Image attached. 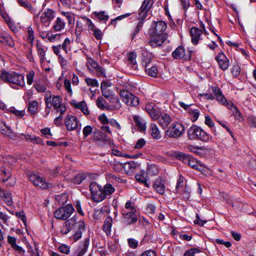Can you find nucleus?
Listing matches in <instances>:
<instances>
[{"label":"nucleus","mask_w":256,"mask_h":256,"mask_svg":"<svg viewBox=\"0 0 256 256\" xmlns=\"http://www.w3.org/2000/svg\"><path fill=\"white\" fill-rule=\"evenodd\" d=\"M121 222L125 226L133 224L138 221V214L134 200H130L126 202L124 207L121 210Z\"/></svg>","instance_id":"1"},{"label":"nucleus","mask_w":256,"mask_h":256,"mask_svg":"<svg viewBox=\"0 0 256 256\" xmlns=\"http://www.w3.org/2000/svg\"><path fill=\"white\" fill-rule=\"evenodd\" d=\"M0 79L10 84L11 87L15 88L12 85H16L21 87L25 86L24 76L15 72L2 71L0 76Z\"/></svg>","instance_id":"2"},{"label":"nucleus","mask_w":256,"mask_h":256,"mask_svg":"<svg viewBox=\"0 0 256 256\" xmlns=\"http://www.w3.org/2000/svg\"><path fill=\"white\" fill-rule=\"evenodd\" d=\"M83 220L76 216H73L70 220L66 221L61 227L60 232L62 234H68L72 228L83 227Z\"/></svg>","instance_id":"3"},{"label":"nucleus","mask_w":256,"mask_h":256,"mask_svg":"<svg viewBox=\"0 0 256 256\" xmlns=\"http://www.w3.org/2000/svg\"><path fill=\"white\" fill-rule=\"evenodd\" d=\"M188 136L190 139H198L203 142L209 140L208 134L200 127L193 125L188 130Z\"/></svg>","instance_id":"4"},{"label":"nucleus","mask_w":256,"mask_h":256,"mask_svg":"<svg viewBox=\"0 0 256 256\" xmlns=\"http://www.w3.org/2000/svg\"><path fill=\"white\" fill-rule=\"evenodd\" d=\"M74 210L72 206L68 204L56 209L54 212V216L58 220H66L70 216Z\"/></svg>","instance_id":"5"},{"label":"nucleus","mask_w":256,"mask_h":256,"mask_svg":"<svg viewBox=\"0 0 256 256\" xmlns=\"http://www.w3.org/2000/svg\"><path fill=\"white\" fill-rule=\"evenodd\" d=\"M89 187L92 200L99 202L105 198L102 188L96 182H92Z\"/></svg>","instance_id":"6"},{"label":"nucleus","mask_w":256,"mask_h":256,"mask_svg":"<svg viewBox=\"0 0 256 256\" xmlns=\"http://www.w3.org/2000/svg\"><path fill=\"white\" fill-rule=\"evenodd\" d=\"M120 96L122 100L128 106H136L139 104L138 98L128 90H122L120 92Z\"/></svg>","instance_id":"7"},{"label":"nucleus","mask_w":256,"mask_h":256,"mask_svg":"<svg viewBox=\"0 0 256 256\" xmlns=\"http://www.w3.org/2000/svg\"><path fill=\"white\" fill-rule=\"evenodd\" d=\"M29 180L35 186L42 189H46L52 188V184L46 182V180L38 174L32 173L29 176Z\"/></svg>","instance_id":"8"},{"label":"nucleus","mask_w":256,"mask_h":256,"mask_svg":"<svg viewBox=\"0 0 256 256\" xmlns=\"http://www.w3.org/2000/svg\"><path fill=\"white\" fill-rule=\"evenodd\" d=\"M167 28L166 24L162 20L154 22L149 30L150 36L162 35Z\"/></svg>","instance_id":"9"},{"label":"nucleus","mask_w":256,"mask_h":256,"mask_svg":"<svg viewBox=\"0 0 256 256\" xmlns=\"http://www.w3.org/2000/svg\"><path fill=\"white\" fill-rule=\"evenodd\" d=\"M176 157L184 163L187 164L192 168L199 170H202V166L200 165L199 162H198L194 158H190L189 156L186 154L184 153H178L177 154Z\"/></svg>","instance_id":"10"},{"label":"nucleus","mask_w":256,"mask_h":256,"mask_svg":"<svg viewBox=\"0 0 256 256\" xmlns=\"http://www.w3.org/2000/svg\"><path fill=\"white\" fill-rule=\"evenodd\" d=\"M184 132V128L180 123L176 122L172 124L166 130V134L170 138H176Z\"/></svg>","instance_id":"11"},{"label":"nucleus","mask_w":256,"mask_h":256,"mask_svg":"<svg viewBox=\"0 0 256 256\" xmlns=\"http://www.w3.org/2000/svg\"><path fill=\"white\" fill-rule=\"evenodd\" d=\"M86 66L88 68L90 72H92V70L90 68V66L92 68L96 71V75L98 77H106V70L100 66L98 63L94 60L92 58H88V62L86 63Z\"/></svg>","instance_id":"12"},{"label":"nucleus","mask_w":256,"mask_h":256,"mask_svg":"<svg viewBox=\"0 0 256 256\" xmlns=\"http://www.w3.org/2000/svg\"><path fill=\"white\" fill-rule=\"evenodd\" d=\"M192 52L188 50L186 54L184 48L182 46H179L172 52V56L175 59L190 60L191 59Z\"/></svg>","instance_id":"13"},{"label":"nucleus","mask_w":256,"mask_h":256,"mask_svg":"<svg viewBox=\"0 0 256 256\" xmlns=\"http://www.w3.org/2000/svg\"><path fill=\"white\" fill-rule=\"evenodd\" d=\"M201 26L202 30L196 27H192L190 30L191 42L194 45L198 44L199 41L202 40V30H204L205 28L202 24H201Z\"/></svg>","instance_id":"14"},{"label":"nucleus","mask_w":256,"mask_h":256,"mask_svg":"<svg viewBox=\"0 0 256 256\" xmlns=\"http://www.w3.org/2000/svg\"><path fill=\"white\" fill-rule=\"evenodd\" d=\"M54 12L50 8H46L42 12L40 16V22L44 24L45 27L48 26L50 22L54 17Z\"/></svg>","instance_id":"15"},{"label":"nucleus","mask_w":256,"mask_h":256,"mask_svg":"<svg viewBox=\"0 0 256 256\" xmlns=\"http://www.w3.org/2000/svg\"><path fill=\"white\" fill-rule=\"evenodd\" d=\"M78 122L76 116L72 115H68L65 118V126L68 130H76L77 131L80 130V128L78 126Z\"/></svg>","instance_id":"16"},{"label":"nucleus","mask_w":256,"mask_h":256,"mask_svg":"<svg viewBox=\"0 0 256 256\" xmlns=\"http://www.w3.org/2000/svg\"><path fill=\"white\" fill-rule=\"evenodd\" d=\"M145 110L153 120H156L160 111L158 106L153 102H148L145 105Z\"/></svg>","instance_id":"17"},{"label":"nucleus","mask_w":256,"mask_h":256,"mask_svg":"<svg viewBox=\"0 0 256 256\" xmlns=\"http://www.w3.org/2000/svg\"><path fill=\"white\" fill-rule=\"evenodd\" d=\"M215 60L218 62V67L222 70H226L230 64L228 58L222 52H219L215 57Z\"/></svg>","instance_id":"18"},{"label":"nucleus","mask_w":256,"mask_h":256,"mask_svg":"<svg viewBox=\"0 0 256 256\" xmlns=\"http://www.w3.org/2000/svg\"><path fill=\"white\" fill-rule=\"evenodd\" d=\"M62 101L61 97L57 96L52 98L51 103L56 112L64 114L66 111V108L65 104L62 103Z\"/></svg>","instance_id":"19"},{"label":"nucleus","mask_w":256,"mask_h":256,"mask_svg":"<svg viewBox=\"0 0 256 256\" xmlns=\"http://www.w3.org/2000/svg\"><path fill=\"white\" fill-rule=\"evenodd\" d=\"M163 129H166L172 121V117L167 113L160 112L156 118Z\"/></svg>","instance_id":"20"},{"label":"nucleus","mask_w":256,"mask_h":256,"mask_svg":"<svg viewBox=\"0 0 256 256\" xmlns=\"http://www.w3.org/2000/svg\"><path fill=\"white\" fill-rule=\"evenodd\" d=\"M102 96L109 100L112 103L114 104V106L117 109H120L121 107V104L120 103L118 98L112 94V92L108 90H102Z\"/></svg>","instance_id":"21"},{"label":"nucleus","mask_w":256,"mask_h":256,"mask_svg":"<svg viewBox=\"0 0 256 256\" xmlns=\"http://www.w3.org/2000/svg\"><path fill=\"white\" fill-rule=\"evenodd\" d=\"M82 18L85 20L86 24L88 26L89 30L92 32V34L95 38L98 40H102L103 36L102 31L96 27L90 19L86 18Z\"/></svg>","instance_id":"22"},{"label":"nucleus","mask_w":256,"mask_h":256,"mask_svg":"<svg viewBox=\"0 0 256 256\" xmlns=\"http://www.w3.org/2000/svg\"><path fill=\"white\" fill-rule=\"evenodd\" d=\"M0 132L10 138L15 139L16 138V134L2 120H0Z\"/></svg>","instance_id":"23"},{"label":"nucleus","mask_w":256,"mask_h":256,"mask_svg":"<svg viewBox=\"0 0 256 256\" xmlns=\"http://www.w3.org/2000/svg\"><path fill=\"white\" fill-rule=\"evenodd\" d=\"M37 54L40 58L41 63L43 62L45 59L46 52L47 50V48L45 47L40 41L36 40V44Z\"/></svg>","instance_id":"24"},{"label":"nucleus","mask_w":256,"mask_h":256,"mask_svg":"<svg viewBox=\"0 0 256 256\" xmlns=\"http://www.w3.org/2000/svg\"><path fill=\"white\" fill-rule=\"evenodd\" d=\"M71 105L76 108L80 110L86 115H88L90 114L86 104L84 101L78 102L76 100H73L71 102Z\"/></svg>","instance_id":"25"},{"label":"nucleus","mask_w":256,"mask_h":256,"mask_svg":"<svg viewBox=\"0 0 256 256\" xmlns=\"http://www.w3.org/2000/svg\"><path fill=\"white\" fill-rule=\"evenodd\" d=\"M16 137L22 139H25L28 142H30L37 144H43V142L41 138L34 136L20 134L18 136L16 135Z\"/></svg>","instance_id":"26"},{"label":"nucleus","mask_w":256,"mask_h":256,"mask_svg":"<svg viewBox=\"0 0 256 256\" xmlns=\"http://www.w3.org/2000/svg\"><path fill=\"white\" fill-rule=\"evenodd\" d=\"M16 242V238L10 236H8V242L11 246V247L20 254H24L25 252L24 250L21 246L17 245Z\"/></svg>","instance_id":"27"},{"label":"nucleus","mask_w":256,"mask_h":256,"mask_svg":"<svg viewBox=\"0 0 256 256\" xmlns=\"http://www.w3.org/2000/svg\"><path fill=\"white\" fill-rule=\"evenodd\" d=\"M150 39L149 41L150 45L153 47L156 48L162 45L164 42L163 36L156 35V36H150Z\"/></svg>","instance_id":"28"},{"label":"nucleus","mask_w":256,"mask_h":256,"mask_svg":"<svg viewBox=\"0 0 256 256\" xmlns=\"http://www.w3.org/2000/svg\"><path fill=\"white\" fill-rule=\"evenodd\" d=\"M212 90L218 102L222 105H226L227 102V100L222 94L220 90L216 87H213Z\"/></svg>","instance_id":"29"},{"label":"nucleus","mask_w":256,"mask_h":256,"mask_svg":"<svg viewBox=\"0 0 256 256\" xmlns=\"http://www.w3.org/2000/svg\"><path fill=\"white\" fill-rule=\"evenodd\" d=\"M0 197L8 206H12L13 204V201L12 198V194L10 192L5 191L0 187Z\"/></svg>","instance_id":"30"},{"label":"nucleus","mask_w":256,"mask_h":256,"mask_svg":"<svg viewBox=\"0 0 256 256\" xmlns=\"http://www.w3.org/2000/svg\"><path fill=\"white\" fill-rule=\"evenodd\" d=\"M153 188L160 194H163L165 192L164 182L161 178H158L155 180L153 184Z\"/></svg>","instance_id":"31"},{"label":"nucleus","mask_w":256,"mask_h":256,"mask_svg":"<svg viewBox=\"0 0 256 256\" xmlns=\"http://www.w3.org/2000/svg\"><path fill=\"white\" fill-rule=\"evenodd\" d=\"M0 42L6 44L10 46H12L14 45V42L12 37L6 32L0 34Z\"/></svg>","instance_id":"32"},{"label":"nucleus","mask_w":256,"mask_h":256,"mask_svg":"<svg viewBox=\"0 0 256 256\" xmlns=\"http://www.w3.org/2000/svg\"><path fill=\"white\" fill-rule=\"evenodd\" d=\"M38 109V103L37 100H30L28 106V110L31 115L34 114Z\"/></svg>","instance_id":"33"},{"label":"nucleus","mask_w":256,"mask_h":256,"mask_svg":"<svg viewBox=\"0 0 256 256\" xmlns=\"http://www.w3.org/2000/svg\"><path fill=\"white\" fill-rule=\"evenodd\" d=\"M136 54L134 52H130L128 54V65L132 66V68L136 70L138 68L137 63L136 62Z\"/></svg>","instance_id":"34"},{"label":"nucleus","mask_w":256,"mask_h":256,"mask_svg":"<svg viewBox=\"0 0 256 256\" xmlns=\"http://www.w3.org/2000/svg\"><path fill=\"white\" fill-rule=\"evenodd\" d=\"M112 220L111 218H107L103 225V230L106 233L107 236H110L111 234V228L112 226Z\"/></svg>","instance_id":"35"},{"label":"nucleus","mask_w":256,"mask_h":256,"mask_svg":"<svg viewBox=\"0 0 256 256\" xmlns=\"http://www.w3.org/2000/svg\"><path fill=\"white\" fill-rule=\"evenodd\" d=\"M65 22L60 18H57L52 26L54 30L56 32L60 31L64 28Z\"/></svg>","instance_id":"36"},{"label":"nucleus","mask_w":256,"mask_h":256,"mask_svg":"<svg viewBox=\"0 0 256 256\" xmlns=\"http://www.w3.org/2000/svg\"><path fill=\"white\" fill-rule=\"evenodd\" d=\"M147 173H146L144 170H140L139 173L136 175V180L144 184L146 186H148L147 183Z\"/></svg>","instance_id":"37"},{"label":"nucleus","mask_w":256,"mask_h":256,"mask_svg":"<svg viewBox=\"0 0 256 256\" xmlns=\"http://www.w3.org/2000/svg\"><path fill=\"white\" fill-rule=\"evenodd\" d=\"M150 130L153 138L159 139L161 138L160 132L156 124L152 123L150 124Z\"/></svg>","instance_id":"38"},{"label":"nucleus","mask_w":256,"mask_h":256,"mask_svg":"<svg viewBox=\"0 0 256 256\" xmlns=\"http://www.w3.org/2000/svg\"><path fill=\"white\" fill-rule=\"evenodd\" d=\"M83 227L82 228H74L76 230L75 233L70 237V238L74 242L80 240L82 236V232L84 230L85 224L83 222Z\"/></svg>","instance_id":"39"},{"label":"nucleus","mask_w":256,"mask_h":256,"mask_svg":"<svg viewBox=\"0 0 256 256\" xmlns=\"http://www.w3.org/2000/svg\"><path fill=\"white\" fill-rule=\"evenodd\" d=\"M93 15L100 20L107 21L109 16L105 11L94 12Z\"/></svg>","instance_id":"40"},{"label":"nucleus","mask_w":256,"mask_h":256,"mask_svg":"<svg viewBox=\"0 0 256 256\" xmlns=\"http://www.w3.org/2000/svg\"><path fill=\"white\" fill-rule=\"evenodd\" d=\"M105 198L106 196L112 194L115 190L114 188L110 184H108L104 186L102 188Z\"/></svg>","instance_id":"41"},{"label":"nucleus","mask_w":256,"mask_h":256,"mask_svg":"<svg viewBox=\"0 0 256 256\" xmlns=\"http://www.w3.org/2000/svg\"><path fill=\"white\" fill-rule=\"evenodd\" d=\"M34 86L38 92H44L46 90V87L44 84H42L40 81H36Z\"/></svg>","instance_id":"42"},{"label":"nucleus","mask_w":256,"mask_h":256,"mask_svg":"<svg viewBox=\"0 0 256 256\" xmlns=\"http://www.w3.org/2000/svg\"><path fill=\"white\" fill-rule=\"evenodd\" d=\"M188 150L189 152L196 154L197 155L200 156L203 154L204 148L202 147H196L190 145L188 146Z\"/></svg>","instance_id":"43"},{"label":"nucleus","mask_w":256,"mask_h":256,"mask_svg":"<svg viewBox=\"0 0 256 256\" xmlns=\"http://www.w3.org/2000/svg\"><path fill=\"white\" fill-rule=\"evenodd\" d=\"M106 101L102 97L98 98L96 100V106L102 110H108L109 106L106 104Z\"/></svg>","instance_id":"44"},{"label":"nucleus","mask_w":256,"mask_h":256,"mask_svg":"<svg viewBox=\"0 0 256 256\" xmlns=\"http://www.w3.org/2000/svg\"><path fill=\"white\" fill-rule=\"evenodd\" d=\"M188 112L191 116L192 120L193 122H196L200 116V110L198 109H192L191 108H189V109H188Z\"/></svg>","instance_id":"45"},{"label":"nucleus","mask_w":256,"mask_h":256,"mask_svg":"<svg viewBox=\"0 0 256 256\" xmlns=\"http://www.w3.org/2000/svg\"><path fill=\"white\" fill-rule=\"evenodd\" d=\"M146 72L149 76L156 77L158 74V70L156 66H152L150 68L145 69Z\"/></svg>","instance_id":"46"},{"label":"nucleus","mask_w":256,"mask_h":256,"mask_svg":"<svg viewBox=\"0 0 256 256\" xmlns=\"http://www.w3.org/2000/svg\"><path fill=\"white\" fill-rule=\"evenodd\" d=\"M56 200L60 205L64 204L66 203L68 200V196L66 194L56 195Z\"/></svg>","instance_id":"47"},{"label":"nucleus","mask_w":256,"mask_h":256,"mask_svg":"<svg viewBox=\"0 0 256 256\" xmlns=\"http://www.w3.org/2000/svg\"><path fill=\"white\" fill-rule=\"evenodd\" d=\"M52 49L54 53L58 56V58L64 56V52L62 50L61 45L52 46Z\"/></svg>","instance_id":"48"},{"label":"nucleus","mask_w":256,"mask_h":256,"mask_svg":"<svg viewBox=\"0 0 256 256\" xmlns=\"http://www.w3.org/2000/svg\"><path fill=\"white\" fill-rule=\"evenodd\" d=\"M62 14L68 20V24H70L74 23V14L71 12H62Z\"/></svg>","instance_id":"49"},{"label":"nucleus","mask_w":256,"mask_h":256,"mask_svg":"<svg viewBox=\"0 0 256 256\" xmlns=\"http://www.w3.org/2000/svg\"><path fill=\"white\" fill-rule=\"evenodd\" d=\"M154 3V0H144L141 6L142 10L148 12L151 8Z\"/></svg>","instance_id":"50"},{"label":"nucleus","mask_w":256,"mask_h":256,"mask_svg":"<svg viewBox=\"0 0 256 256\" xmlns=\"http://www.w3.org/2000/svg\"><path fill=\"white\" fill-rule=\"evenodd\" d=\"M146 173L148 175L154 176L158 173V169L156 165L152 164L148 166Z\"/></svg>","instance_id":"51"},{"label":"nucleus","mask_w":256,"mask_h":256,"mask_svg":"<svg viewBox=\"0 0 256 256\" xmlns=\"http://www.w3.org/2000/svg\"><path fill=\"white\" fill-rule=\"evenodd\" d=\"M85 176L84 174L78 173L75 175L74 177L72 179V182L74 184H80L84 179Z\"/></svg>","instance_id":"52"},{"label":"nucleus","mask_w":256,"mask_h":256,"mask_svg":"<svg viewBox=\"0 0 256 256\" xmlns=\"http://www.w3.org/2000/svg\"><path fill=\"white\" fill-rule=\"evenodd\" d=\"M18 3L21 6L28 10L30 12L33 11V8L32 5L27 0H18Z\"/></svg>","instance_id":"53"},{"label":"nucleus","mask_w":256,"mask_h":256,"mask_svg":"<svg viewBox=\"0 0 256 256\" xmlns=\"http://www.w3.org/2000/svg\"><path fill=\"white\" fill-rule=\"evenodd\" d=\"M70 40L68 38H66L61 45L62 50L64 52V54H68V49H70Z\"/></svg>","instance_id":"54"},{"label":"nucleus","mask_w":256,"mask_h":256,"mask_svg":"<svg viewBox=\"0 0 256 256\" xmlns=\"http://www.w3.org/2000/svg\"><path fill=\"white\" fill-rule=\"evenodd\" d=\"M84 80L88 86H91L92 87H98V80L95 78H85Z\"/></svg>","instance_id":"55"},{"label":"nucleus","mask_w":256,"mask_h":256,"mask_svg":"<svg viewBox=\"0 0 256 256\" xmlns=\"http://www.w3.org/2000/svg\"><path fill=\"white\" fill-rule=\"evenodd\" d=\"M94 136L99 140L108 141L109 140V138L107 136L100 130H98L97 132H95Z\"/></svg>","instance_id":"56"},{"label":"nucleus","mask_w":256,"mask_h":256,"mask_svg":"<svg viewBox=\"0 0 256 256\" xmlns=\"http://www.w3.org/2000/svg\"><path fill=\"white\" fill-rule=\"evenodd\" d=\"M58 62L62 69L68 70V61L66 60L64 56L58 58Z\"/></svg>","instance_id":"57"},{"label":"nucleus","mask_w":256,"mask_h":256,"mask_svg":"<svg viewBox=\"0 0 256 256\" xmlns=\"http://www.w3.org/2000/svg\"><path fill=\"white\" fill-rule=\"evenodd\" d=\"M200 252V250L196 248H193L187 250L184 254V256H196L197 254Z\"/></svg>","instance_id":"58"},{"label":"nucleus","mask_w":256,"mask_h":256,"mask_svg":"<svg viewBox=\"0 0 256 256\" xmlns=\"http://www.w3.org/2000/svg\"><path fill=\"white\" fill-rule=\"evenodd\" d=\"M184 181V178L181 176H180L179 178L177 180L176 186V190L177 192H180L181 191V188H183V184Z\"/></svg>","instance_id":"59"},{"label":"nucleus","mask_w":256,"mask_h":256,"mask_svg":"<svg viewBox=\"0 0 256 256\" xmlns=\"http://www.w3.org/2000/svg\"><path fill=\"white\" fill-rule=\"evenodd\" d=\"M148 12L145 10H142V8H140L139 12L136 16L138 19L143 21V20L146 17Z\"/></svg>","instance_id":"60"},{"label":"nucleus","mask_w":256,"mask_h":256,"mask_svg":"<svg viewBox=\"0 0 256 256\" xmlns=\"http://www.w3.org/2000/svg\"><path fill=\"white\" fill-rule=\"evenodd\" d=\"M128 243L130 248L135 249L138 247V242L134 238H130L128 240Z\"/></svg>","instance_id":"61"},{"label":"nucleus","mask_w":256,"mask_h":256,"mask_svg":"<svg viewBox=\"0 0 256 256\" xmlns=\"http://www.w3.org/2000/svg\"><path fill=\"white\" fill-rule=\"evenodd\" d=\"M34 76V72L33 70L30 71L26 74V76L28 84L31 85L32 84Z\"/></svg>","instance_id":"62"},{"label":"nucleus","mask_w":256,"mask_h":256,"mask_svg":"<svg viewBox=\"0 0 256 256\" xmlns=\"http://www.w3.org/2000/svg\"><path fill=\"white\" fill-rule=\"evenodd\" d=\"M28 38L31 44H32L33 42L34 39V32L31 27L28 28Z\"/></svg>","instance_id":"63"},{"label":"nucleus","mask_w":256,"mask_h":256,"mask_svg":"<svg viewBox=\"0 0 256 256\" xmlns=\"http://www.w3.org/2000/svg\"><path fill=\"white\" fill-rule=\"evenodd\" d=\"M60 34H52L51 32H50L49 36L47 40L50 42H54L58 40L60 38Z\"/></svg>","instance_id":"64"}]
</instances>
